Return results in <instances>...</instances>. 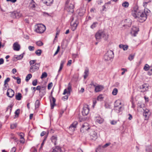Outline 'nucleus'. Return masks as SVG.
<instances>
[{
    "mask_svg": "<svg viewBox=\"0 0 152 152\" xmlns=\"http://www.w3.org/2000/svg\"><path fill=\"white\" fill-rule=\"evenodd\" d=\"M22 14L19 12L16 11H14L11 14V16L13 18H18L21 17Z\"/></svg>",
    "mask_w": 152,
    "mask_h": 152,
    "instance_id": "obj_15",
    "label": "nucleus"
},
{
    "mask_svg": "<svg viewBox=\"0 0 152 152\" xmlns=\"http://www.w3.org/2000/svg\"><path fill=\"white\" fill-rule=\"evenodd\" d=\"M78 23L77 21H75V22L74 23H73L72 24V21L71 23V26H76L77 27V24Z\"/></svg>",
    "mask_w": 152,
    "mask_h": 152,
    "instance_id": "obj_49",
    "label": "nucleus"
},
{
    "mask_svg": "<svg viewBox=\"0 0 152 152\" xmlns=\"http://www.w3.org/2000/svg\"><path fill=\"white\" fill-rule=\"evenodd\" d=\"M64 111L63 110H61L59 113V116L60 117H61L62 114L64 113Z\"/></svg>",
    "mask_w": 152,
    "mask_h": 152,
    "instance_id": "obj_58",
    "label": "nucleus"
},
{
    "mask_svg": "<svg viewBox=\"0 0 152 152\" xmlns=\"http://www.w3.org/2000/svg\"><path fill=\"white\" fill-rule=\"evenodd\" d=\"M69 1L70 0H67L66 1L65 9L69 12L73 13L74 11V5L72 3L69 4Z\"/></svg>",
    "mask_w": 152,
    "mask_h": 152,
    "instance_id": "obj_3",
    "label": "nucleus"
},
{
    "mask_svg": "<svg viewBox=\"0 0 152 152\" xmlns=\"http://www.w3.org/2000/svg\"><path fill=\"white\" fill-rule=\"evenodd\" d=\"M77 124L78 122L77 121H75L70 125L68 129V132L70 134H72L73 133Z\"/></svg>",
    "mask_w": 152,
    "mask_h": 152,
    "instance_id": "obj_7",
    "label": "nucleus"
},
{
    "mask_svg": "<svg viewBox=\"0 0 152 152\" xmlns=\"http://www.w3.org/2000/svg\"><path fill=\"white\" fill-rule=\"evenodd\" d=\"M23 53L19 55H15V58L17 60H20L23 57Z\"/></svg>",
    "mask_w": 152,
    "mask_h": 152,
    "instance_id": "obj_25",
    "label": "nucleus"
},
{
    "mask_svg": "<svg viewBox=\"0 0 152 152\" xmlns=\"http://www.w3.org/2000/svg\"><path fill=\"white\" fill-rule=\"evenodd\" d=\"M51 140L52 142L54 141L55 142L54 144L55 145H56V141L57 140V137L55 136H53L51 137Z\"/></svg>",
    "mask_w": 152,
    "mask_h": 152,
    "instance_id": "obj_36",
    "label": "nucleus"
},
{
    "mask_svg": "<svg viewBox=\"0 0 152 152\" xmlns=\"http://www.w3.org/2000/svg\"><path fill=\"white\" fill-rule=\"evenodd\" d=\"M43 2L47 6H50L53 3V0H42Z\"/></svg>",
    "mask_w": 152,
    "mask_h": 152,
    "instance_id": "obj_22",
    "label": "nucleus"
},
{
    "mask_svg": "<svg viewBox=\"0 0 152 152\" xmlns=\"http://www.w3.org/2000/svg\"><path fill=\"white\" fill-rule=\"evenodd\" d=\"M43 15L45 16H48L50 15L48 13L46 12H43Z\"/></svg>",
    "mask_w": 152,
    "mask_h": 152,
    "instance_id": "obj_57",
    "label": "nucleus"
},
{
    "mask_svg": "<svg viewBox=\"0 0 152 152\" xmlns=\"http://www.w3.org/2000/svg\"><path fill=\"white\" fill-rule=\"evenodd\" d=\"M42 53V50L40 49H38L35 52V53L38 56L41 55Z\"/></svg>",
    "mask_w": 152,
    "mask_h": 152,
    "instance_id": "obj_35",
    "label": "nucleus"
},
{
    "mask_svg": "<svg viewBox=\"0 0 152 152\" xmlns=\"http://www.w3.org/2000/svg\"><path fill=\"white\" fill-rule=\"evenodd\" d=\"M97 3L98 4H101L102 3L103 1L102 0H98L97 1Z\"/></svg>",
    "mask_w": 152,
    "mask_h": 152,
    "instance_id": "obj_60",
    "label": "nucleus"
},
{
    "mask_svg": "<svg viewBox=\"0 0 152 152\" xmlns=\"http://www.w3.org/2000/svg\"><path fill=\"white\" fill-rule=\"evenodd\" d=\"M103 119L101 117H98L96 119V122L101 124L103 123Z\"/></svg>",
    "mask_w": 152,
    "mask_h": 152,
    "instance_id": "obj_29",
    "label": "nucleus"
},
{
    "mask_svg": "<svg viewBox=\"0 0 152 152\" xmlns=\"http://www.w3.org/2000/svg\"><path fill=\"white\" fill-rule=\"evenodd\" d=\"M67 90L66 89L64 90V92L63 93V95H65L67 93L69 95L70 94V92L72 90L71 85L70 83H69L68 86Z\"/></svg>",
    "mask_w": 152,
    "mask_h": 152,
    "instance_id": "obj_18",
    "label": "nucleus"
},
{
    "mask_svg": "<svg viewBox=\"0 0 152 152\" xmlns=\"http://www.w3.org/2000/svg\"><path fill=\"white\" fill-rule=\"evenodd\" d=\"M113 56V52L111 50H109L105 54L104 58L105 61H108L112 59Z\"/></svg>",
    "mask_w": 152,
    "mask_h": 152,
    "instance_id": "obj_5",
    "label": "nucleus"
},
{
    "mask_svg": "<svg viewBox=\"0 0 152 152\" xmlns=\"http://www.w3.org/2000/svg\"><path fill=\"white\" fill-rule=\"evenodd\" d=\"M146 152H152V149L151 147H147L145 149Z\"/></svg>",
    "mask_w": 152,
    "mask_h": 152,
    "instance_id": "obj_38",
    "label": "nucleus"
},
{
    "mask_svg": "<svg viewBox=\"0 0 152 152\" xmlns=\"http://www.w3.org/2000/svg\"><path fill=\"white\" fill-rule=\"evenodd\" d=\"M149 66L148 64H146L144 66L143 69L145 71H147L149 70Z\"/></svg>",
    "mask_w": 152,
    "mask_h": 152,
    "instance_id": "obj_41",
    "label": "nucleus"
},
{
    "mask_svg": "<svg viewBox=\"0 0 152 152\" xmlns=\"http://www.w3.org/2000/svg\"><path fill=\"white\" fill-rule=\"evenodd\" d=\"M37 61L36 60H31L30 61L29 64L30 66L34 65Z\"/></svg>",
    "mask_w": 152,
    "mask_h": 152,
    "instance_id": "obj_43",
    "label": "nucleus"
},
{
    "mask_svg": "<svg viewBox=\"0 0 152 152\" xmlns=\"http://www.w3.org/2000/svg\"><path fill=\"white\" fill-rule=\"evenodd\" d=\"M10 80V78L9 77H7L4 81V86H5L7 83L9 82Z\"/></svg>",
    "mask_w": 152,
    "mask_h": 152,
    "instance_id": "obj_47",
    "label": "nucleus"
},
{
    "mask_svg": "<svg viewBox=\"0 0 152 152\" xmlns=\"http://www.w3.org/2000/svg\"><path fill=\"white\" fill-rule=\"evenodd\" d=\"M118 110H115L116 111L118 110V111L117 112L118 113H119L123 109V108L122 106H119L118 107H117Z\"/></svg>",
    "mask_w": 152,
    "mask_h": 152,
    "instance_id": "obj_44",
    "label": "nucleus"
},
{
    "mask_svg": "<svg viewBox=\"0 0 152 152\" xmlns=\"http://www.w3.org/2000/svg\"><path fill=\"white\" fill-rule=\"evenodd\" d=\"M96 39L97 41H99L102 37L106 40L108 38V35L106 34L104 32L102 31H99L97 32L95 35Z\"/></svg>",
    "mask_w": 152,
    "mask_h": 152,
    "instance_id": "obj_4",
    "label": "nucleus"
},
{
    "mask_svg": "<svg viewBox=\"0 0 152 152\" xmlns=\"http://www.w3.org/2000/svg\"><path fill=\"white\" fill-rule=\"evenodd\" d=\"M37 45L39 46H42L43 45V43L41 41H39L36 42Z\"/></svg>",
    "mask_w": 152,
    "mask_h": 152,
    "instance_id": "obj_40",
    "label": "nucleus"
},
{
    "mask_svg": "<svg viewBox=\"0 0 152 152\" xmlns=\"http://www.w3.org/2000/svg\"><path fill=\"white\" fill-rule=\"evenodd\" d=\"M60 49V46H58L57 47V50L56 51V52H55V53H54V56H55L58 53V52L59 51Z\"/></svg>",
    "mask_w": 152,
    "mask_h": 152,
    "instance_id": "obj_54",
    "label": "nucleus"
},
{
    "mask_svg": "<svg viewBox=\"0 0 152 152\" xmlns=\"http://www.w3.org/2000/svg\"><path fill=\"white\" fill-rule=\"evenodd\" d=\"M84 73V78L85 79L88 76L89 74V70L88 69H85Z\"/></svg>",
    "mask_w": 152,
    "mask_h": 152,
    "instance_id": "obj_27",
    "label": "nucleus"
},
{
    "mask_svg": "<svg viewBox=\"0 0 152 152\" xmlns=\"http://www.w3.org/2000/svg\"><path fill=\"white\" fill-rule=\"evenodd\" d=\"M7 96L10 98H12L14 95V92L12 89L9 88L7 90Z\"/></svg>",
    "mask_w": 152,
    "mask_h": 152,
    "instance_id": "obj_17",
    "label": "nucleus"
},
{
    "mask_svg": "<svg viewBox=\"0 0 152 152\" xmlns=\"http://www.w3.org/2000/svg\"><path fill=\"white\" fill-rule=\"evenodd\" d=\"M90 133V138L91 140H95L97 137L96 131L93 129H91L89 131Z\"/></svg>",
    "mask_w": 152,
    "mask_h": 152,
    "instance_id": "obj_9",
    "label": "nucleus"
},
{
    "mask_svg": "<svg viewBox=\"0 0 152 152\" xmlns=\"http://www.w3.org/2000/svg\"><path fill=\"white\" fill-rule=\"evenodd\" d=\"M47 76V74L46 72H44L42 73V75L41 76V78H44L46 77Z\"/></svg>",
    "mask_w": 152,
    "mask_h": 152,
    "instance_id": "obj_42",
    "label": "nucleus"
},
{
    "mask_svg": "<svg viewBox=\"0 0 152 152\" xmlns=\"http://www.w3.org/2000/svg\"><path fill=\"white\" fill-rule=\"evenodd\" d=\"M18 135L20 137V138H23L24 137V134L22 132L19 133Z\"/></svg>",
    "mask_w": 152,
    "mask_h": 152,
    "instance_id": "obj_48",
    "label": "nucleus"
},
{
    "mask_svg": "<svg viewBox=\"0 0 152 152\" xmlns=\"http://www.w3.org/2000/svg\"><path fill=\"white\" fill-rule=\"evenodd\" d=\"M72 26V29L73 31H74L75 30H76L77 28V27L76 26Z\"/></svg>",
    "mask_w": 152,
    "mask_h": 152,
    "instance_id": "obj_64",
    "label": "nucleus"
},
{
    "mask_svg": "<svg viewBox=\"0 0 152 152\" xmlns=\"http://www.w3.org/2000/svg\"><path fill=\"white\" fill-rule=\"evenodd\" d=\"M134 56L135 54H130L128 57L130 61H132L134 59Z\"/></svg>",
    "mask_w": 152,
    "mask_h": 152,
    "instance_id": "obj_39",
    "label": "nucleus"
},
{
    "mask_svg": "<svg viewBox=\"0 0 152 152\" xmlns=\"http://www.w3.org/2000/svg\"><path fill=\"white\" fill-rule=\"evenodd\" d=\"M122 5L123 7L125 8H127L129 6V3L127 1H125L122 3Z\"/></svg>",
    "mask_w": 152,
    "mask_h": 152,
    "instance_id": "obj_31",
    "label": "nucleus"
},
{
    "mask_svg": "<svg viewBox=\"0 0 152 152\" xmlns=\"http://www.w3.org/2000/svg\"><path fill=\"white\" fill-rule=\"evenodd\" d=\"M16 150L15 147H13L10 151V152H15Z\"/></svg>",
    "mask_w": 152,
    "mask_h": 152,
    "instance_id": "obj_59",
    "label": "nucleus"
},
{
    "mask_svg": "<svg viewBox=\"0 0 152 152\" xmlns=\"http://www.w3.org/2000/svg\"><path fill=\"white\" fill-rule=\"evenodd\" d=\"M151 114V113L148 109H147L144 110L143 113V115L144 116L145 120H148Z\"/></svg>",
    "mask_w": 152,
    "mask_h": 152,
    "instance_id": "obj_16",
    "label": "nucleus"
},
{
    "mask_svg": "<svg viewBox=\"0 0 152 152\" xmlns=\"http://www.w3.org/2000/svg\"><path fill=\"white\" fill-rule=\"evenodd\" d=\"M91 85L95 87L94 91L96 92L101 91L104 88V86L101 85L96 86L94 83H92Z\"/></svg>",
    "mask_w": 152,
    "mask_h": 152,
    "instance_id": "obj_11",
    "label": "nucleus"
},
{
    "mask_svg": "<svg viewBox=\"0 0 152 152\" xmlns=\"http://www.w3.org/2000/svg\"><path fill=\"white\" fill-rule=\"evenodd\" d=\"M91 130L90 127L88 124L87 123H84L82 126V127L80 128V131L82 133L86 132L87 131H88Z\"/></svg>",
    "mask_w": 152,
    "mask_h": 152,
    "instance_id": "obj_8",
    "label": "nucleus"
},
{
    "mask_svg": "<svg viewBox=\"0 0 152 152\" xmlns=\"http://www.w3.org/2000/svg\"><path fill=\"white\" fill-rule=\"evenodd\" d=\"M17 124H11L10 125L11 128L12 129H14L16 127Z\"/></svg>",
    "mask_w": 152,
    "mask_h": 152,
    "instance_id": "obj_46",
    "label": "nucleus"
},
{
    "mask_svg": "<svg viewBox=\"0 0 152 152\" xmlns=\"http://www.w3.org/2000/svg\"><path fill=\"white\" fill-rule=\"evenodd\" d=\"M149 85L147 83L144 84L143 85L140 86L139 87L140 91L141 92H144L147 91Z\"/></svg>",
    "mask_w": 152,
    "mask_h": 152,
    "instance_id": "obj_13",
    "label": "nucleus"
},
{
    "mask_svg": "<svg viewBox=\"0 0 152 152\" xmlns=\"http://www.w3.org/2000/svg\"><path fill=\"white\" fill-rule=\"evenodd\" d=\"M139 31V29L138 28L136 27L133 26L132 28L130 34L132 36L135 37Z\"/></svg>",
    "mask_w": 152,
    "mask_h": 152,
    "instance_id": "obj_12",
    "label": "nucleus"
},
{
    "mask_svg": "<svg viewBox=\"0 0 152 152\" xmlns=\"http://www.w3.org/2000/svg\"><path fill=\"white\" fill-rule=\"evenodd\" d=\"M120 48L124 50H126L128 48V46L127 45L120 44L119 45Z\"/></svg>",
    "mask_w": 152,
    "mask_h": 152,
    "instance_id": "obj_24",
    "label": "nucleus"
},
{
    "mask_svg": "<svg viewBox=\"0 0 152 152\" xmlns=\"http://www.w3.org/2000/svg\"><path fill=\"white\" fill-rule=\"evenodd\" d=\"M147 10V9H145L144 12L141 11L139 10L137 6L136 5L133 8L132 15L134 17L137 18L140 22H143L146 20L147 16L151 14L150 11Z\"/></svg>",
    "mask_w": 152,
    "mask_h": 152,
    "instance_id": "obj_1",
    "label": "nucleus"
},
{
    "mask_svg": "<svg viewBox=\"0 0 152 152\" xmlns=\"http://www.w3.org/2000/svg\"><path fill=\"white\" fill-rule=\"evenodd\" d=\"M52 86L53 83H49L48 85V89L49 90L51 88V87H52Z\"/></svg>",
    "mask_w": 152,
    "mask_h": 152,
    "instance_id": "obj_51",
    "label": "nucleus"
},
{
    "mask_svg": "<svg viewBox=\"0 0 152 152\" xmlns=\"http://www.w3.org/2000/svg\"><path fill=\"white\" fill-rule=\"evenodd\" d=\"M111 144V143L110 142H109L108 143H107L106 144H105L104 145L102 146V147L103 148H106L107 147V146L110 145Z\"/></svg>",
    "mask_w": 152,
    "mask_h": 152,
    "instance_id": "obj_50",
    "label": "nucleus"
},
{
    "mask_svg": "<svg viewBox=\"0 0 152 152\" xmlns=\"http://www.w3.org/2000/svg\"><path fill=\"white\" fill-rule=\"evenodd\" d=\"M121 103L119 101H116L115 102L114 106L115 110H117V107H118L120 105H121Z\"/></svg>",
    "mask_w": 152,
    "mask_h": 152,
    "instance_id": "obj_23",
    "label": "nucleus"
},
{
    "mask_svg": "<svg viewBox=\"0 0 152 152\" xmlns=\"http://www.w3.org/2000/svg\"><path fill=\"white\" fill-rule=\"evenodd\" d=\"M17 83L18 84H20L21 83V79L20 78L18 77V78L17 79Z\"/></svg>",
    "mask_w": 152,
    "mask_h": 152,
    "instance_id": "obj_56",
    "label": "nucleus"
},
{
    "mask_svg": "<svg viewBox=\"0 0 152 152\" xmlns=\"http://www.w3.org/2000/svg\"><path fill=\"white\" fill-rule=\"evenodd\" d=\"M65 60L61 61L60 65L63 66V65L65 63Z\"/></svg>",
    "mask_w": 152,
    "mask_h": 152,
    "instance_id": "obj_63",
    "label": "nucleus"
},
{
    "mask_svg": "<svg viewBox=\"0 0 152 152\" xmlns=\"http://www.w3.org/2000/svg\"><path fill=\"white\" fill-rule=\"evenodd\" d=\"M98 23L96 22H94L92 24L91 26V28L92 29H94L96 27Z\"/></svg>",
    "mask_w": 152,
    "mask_h": 152,
    "instance_id": "obj_33",
    "label": "nucleus"
},
{
    "mask_svg": "<svg viewBox=\"0 0 152 152\" xmlns=\"http://www.w3.org/2000/svg\"><path fill=\"white\" fill-rule=\"evenodd\" d=\"M32 75L31 74H28L26 77L25 80L28 82L29 80L32 77Z\"/></svg>",
    "mask_w": 152,
    "mask_h": 152,
    "instance_id": "obj_32",
    "label": "nucleus"
},
{
    "mask_svg": "<svg viewBox=\"0 0 152 152\" xmlns=\"http://www.w3.org/2000/svg\"><path fill=\"white\" fill-rule=\"evenodd\" d=\"M89 111V109L88 105L86 104H85L82 112L83 115L84 116H86L88 114Z\"/></svg>",
    "mask_w": 152,
    "mask_h": 152,
    "instance_id": "obj_10",
    "label": "nucleus"
},
{
    "mask_svg": "<svg viewBox=\"0 0 152 152\" xmlns=\"http://www.w3.org/2000/svg\"><path fill=\"white\" fill-rule=\"evenodd\" d=\"M22 97L21 94L20 93H18L15 96V98L17 100H20L21 99Z\"/></svg>",
    "mask_w": 152,
    "mask_h": 152,
    "instance_id": "obj_30",
    "label": "nucleus"
},
{
    "mask_svg": "<svg viewBox=\"0 0 152 152\" xmlns=\"http://www.w3.org/2000/svg\"><path fill=\"white\" fill-rule=\"evenodd\" d=\"M40 66V63H36L31 66L29 68V71L31 73H34L38 70Z\"/></svg>",
    "mask_w": 152,
    "mask_h": 152,
    "instance_id": "obj_6",
    "label": "nucleus"
},
{
    "mask_svg": "<svg viewBox=\"0 0 152 152\" xmlns=\"http://www.w3.org/2000/svg\"><path fill=\"white\" fill-rule=\"evenodd\" d=\"M28 49L31 51H33L34 49V46H29Z\"/></svg>",
    "mask_w": 152,
    "mask_h": 152,
    "instance_id": "obj_52",
    "label": "nucleus"
},
{
    "mask_svg": "<svg viewBox=\"0 0 152 152\" xmlns=\"http://www.w3.org/2000/svg\"><path fill=\"white\" fill-rule=\"evenodd\" d=\"M12 107L13 105H12V104H11L10 106H8L7 108V110L6 111V113H7V112L8 111L9 113V114H10L12 111Z\"/></svg>",
    "mask_w": 152,
    "mask_h": 152,
    "instance_id": "obj_26",
    "label": "nucleus"
},
{
    "mask_svg": "<svg viewBox=\"0 0 152 152\" xmlns=\"http://www.w3.org/2000/svg\"><path fill=\"white\" fill-rule=\"evenodd\" d=\"M103 99V97L102 94L99 95L97 97V100L99 101H102Z\"/></svg>",
    "mask_w": 152,
    "mask_h": 152,
    "instance_id": "obj_34",
    "label": "nucleus"
},
{
    "mask_svg": "<svg viewBox=\"0 0 152 152\" xmlns=\"http://www.w3.org/2000/svg\"><path fill=\"white\" fill-rule=\"evenodd\" d=\"M46 89V87L45 86H42L41 90H40L39 91V96L41 98H42V97L45 94Z\"/></svg>",
    "mask_w": 152,
    "mask_h": 152,
    "instance_id": "obj_14",
    "label": "nucleus"
},
{
    "mask_svg": "<svg viewBox=\"0 0 152 152\" xmlns=\"http://www.w3.org/2000/svg\"><path fill=\"white\" fill-rule=\"evenodd\" d=\"M4 62V59L2 58H1L0 59V65L3 64Z\"/></svg>",
    "mask_w": 152,
    "mask_h": 152,
    "instance_id": "obj_61",
    "label": "nucleus"
},
{
    "mask_svg": "<svg viewBox=\"0 0 152 152\" xmlns=\"http://www.w3.org/2000/svg\"><path fill=\"white\" fill-rule=\"evenodd\" d=\"M118 91V89L116 88H115L113 90L112 94L114 95H116L117 94Z\"/></svg>",
    "mask_w": 152,
    "mask_h": 152,
    "instance_id": "obj_37",
    "label": "nucleus"
},
{
    "mask_svg": "<svg viewBox=\"0 0 152 152\" xmlns=\"http://www.w3.org/2000/svg\"><path fill=\"white\" fill-rule=\"evenodd\" d=\"M35 31L37 33L42 34L45 30V26L42 24H37L35 26Z\"/></svg>",
    "mask_w": 152,
    "mask_h": 152,
    "instance_id": "obj_2",
    "label": "nucleus"
},
{
    "mask_svg": "<svg viewBox=\"0 0 152 152\" xmlns=\"http://www.w3.org/2000/svg\"><path fill=\"white\" fill-rule=\"evenodd\" d=\"M25 140L24 138H20V142L21 143H24L25 142Z\"/></svg>",
    "mask_w": 152,
    "mask_h": 152,
    "instance_id": "obj_55",
    "label": "nucleus"
},
{
    "mask_svg": "<svg viewBox=\"0 0 152 152\" xmlns=\"http://www.w3.org/2000/svg\"><path fill=\"white\" fill-rule=\"evenodd\" d=\"M20 110L19 109H18L15 112V114L16 115L18 116L20 112Z\"/></svg>",
    "mask_w": 152,
    "mask_h": 152,
    "instance_id": "obj_53",
    "label": "nucleus"
},
{
    "mask_svg": "<svg viewBox=\"0 0 152 152\" xmlns=\"http://www.w3.org/2000/svg\"><path fill=\"white\" fill-rule=\"evenodd\" d=\"M37 80L35 79L32 82V84L34 86H36L37 85Z\"/></svg>",
    "mask_w": 152,
    "mask_h": 152,
    "instance_id": "obj_45",
    "label": "nucleus"
},
{
    "mask_svg": "<svg viewBox=\"0 0 152 152\" xmlns=\"http://www.w3.org/2000/svg\"><path fill=\"white\" fill-rule=\"evenodd\" d=\"M40 102L39 100H37L35 103V109L38 108L40 105Z\"/></svg>",
    "mask_w": 152,
    "mask_h": 152,
    "instance_id": "obj_28",
    "label": "nucleus"
},
{
    "mask_svg": "<svg viewBox=\"0 0 152 152\" xmlns=\"http://www.w3.org/2000/svg\"><path fill=\"white\" fill-rule=\"evenodd\" d=\"M13 47V50L15 51H19L20 49V46L17 42L14 43Z\"/></svg>",
    "mask_w": 152,
    "mask_h": 152,
    "instance_id": "obj_19",
    "label": "nucleus"
},
{
    "mask_svg": "<svg viewBox=\"0 0 152 152\" xmlns=\"http://www.w3.org/2000/svg\"><path fill=\"white\" fill-rule=\"evenodd\" d=\"M42 88V86H37V87L36 88V89L37 90L40 91V90H41V88Z\"/></svg>",
    "mask_w": 152,
    "mask_h": 152,
    "instance_id": "obj_62",
    "label": "nucleus"
},
{
    "mask_svg": "<svg viewBox=\"0 0 152 152\" xmlns=\"http://www.w3.org/2000/svg\"><path fill=\"white\" fill-rule=\"evenodd\" d=\"M52 152H61L62 150L61 148L58 146H56L52 148Z\"/></svg>",
    "mask_w": 152,
    "mask_h": 152,
    "instance_id": "obj_21",
    "label": "nucleus"
},
{
    "mask_svg": "<svg viewBox=\"0 0 152 152\" xmlns=\"http://www.w3.org/2000/svg\"><path fill=\"white\" fill-rule=\"evenodd\" d=\"M52 100L50 99L51 108V109L53 108L54 106L56 105L55 102L56 101V99L53 96H52Z\"/></svg>",
    "mask_w": 152,
    "mask_h": 152,
    "instance_id": "obj_20",
    "label": "nucleus"
}]
</instances>
